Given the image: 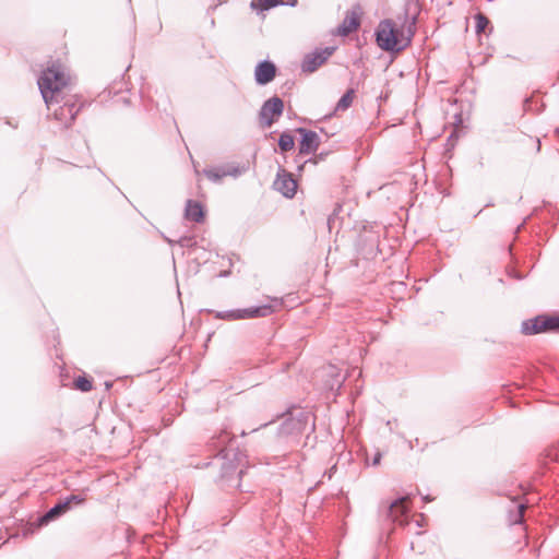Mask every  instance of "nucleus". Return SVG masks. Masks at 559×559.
I'll return each mask as SVG.
<instances>
[{"instance_id":"f257e3e1","label":"nucleus","mask_w":559,"mask_h":559,"mask_svg":"<svg viewBox=\"0 0 559 559\" xmlns=\"http://www.w3.org/2000/svg\"><path fill=\"white\" fill-rule=\"evenodd\" d=\"M420 12L418 0H408L404 7V21L396 27L392 20L381 21L376 31L378 46L385 51H401L412 41Z\"/></svg>"},{"instance_id":"f03ea898","label":"nucleus","mask_w":559,"mask_h":559,"mask_svg":"<svg viewBox=\"0 0 559 559\" xmlns=\"http://www.w3.org/2000/svg\"><path fill=\"white\" fill-rule=\"evenodd\" d=\"M69 82L70 75L60 63H53L43 71L38 79V87L49 110L55 103L64 99L62 93Z\"/></svg>"},{"instance_id":"7ed1b4c3","label":"nucleus","mask_w":559,"mask_h":559,"mask_svg":"<svg viewBox=\"0 0 559 559\" xmlns=\"http://www.w3.org/2000/svg\"><path fill=\"white\" fill-rule=\"evenodd\" d=\"M231 440L230 433L224 429L218 436L213 438L212 444L218 450V462L221 466V480L226 481L227 486L240 487V478L243 475V468H238L235 460L240 461L241 453H234L231 460L230 451L227 450L226 444Z\"/></svg>"},{"instance_id":"20e7f679","label":"nucleus","mask_w":559,"mask_h":559,"mask_svg":"<svg viewBox=\"0 0 559 559\" xmlns=\"http://www.w3.org/2000/svg\"><path fill=\"white\" fill-rule=\"evenodd\" d=\"M411 503L408 496L401 497L393 501H383L379 507L380 518L392 524H411Z\"/></svg>"},{"instance_id":"39448f33","label":"nucleus","mask_w":559,"mask_h":559,"mask_svg":"<svg viewBox=\"0 0 559 559\" xmlns=\"http://www.w3.org/2000/svg\"><path fill=\"white\" fill-rule=\"evenodd\" d=\"M209 312L213 313L216 319L225 320V321H238L253 318H263L270 316L273 310L270 305H263L259 307H250L245 309H234L226 311H214L209 310Z\"/></svg>"},{"instance_id":"423d86ee","label":"nucleus","mask_w":559,"mask_h":559,"mask_svg":"<svg viewBox=\"0 0 559 559\" xmlns=\"http://www.w3.org/2000/svg\"><path fill=\"white\" fill-rule=\"evenodd\" d=\"M521 331L525 335L559 331V317L537 316L534 319L525 320L522 323Z\"/></svg>"},{"instance_id":"0eeeda50","label":"nucleus","mask_w":559,"mask_h":559,"mask_svg":"<svg viewBox=\"0 0 559 559\" xmlns=\"http://www.w3.org/2000/svg\"><path fill=\"white\" fill-rule=\"evenodd\" d=\"M83 104L79 102L75 95H71L64 99L63 105L53 109V117L66 128L70 127L76 115L81 110Z\"/></svg>"},{"instance_id":"6e6552de","label":"nucleus","mask_w":559,"mask_h":559,"mask_svg":"<svg viewBox=\"0 0 559 559\" xmlns=\"http://www.w3.org/2000/svg\"><path fill=\"white\" fill-rule=\"evenodd\" d=\"M312 415L300 408L295 414H290L281 425L280 431L284 435L301 433L306 430Z\"/></svg>"},{"instance_id":"1a4fd4ad","label":"nucleus","mask_w":559,"mask_h":559,"mask_svg":"<svg viewBox=\"0 0 559 559\" xmlns=\"http://www.w3.org/2000/svg\"><path fill=\"white\" fill-rule=\"evenodd\" d=\"M283 100L274 96L267 99L261 107L260 120L263 127L270 128L283 114Z\"/></svg>"},{"instance_id":"9d476101","label":"nucleus","mask_w":559,"mask_h":559,"mask_svg":"<svg viewBox=\"0 0 559 559\" xmlns=\"http://www.w3.org/2000/svg\"><path fill=\"white\" fill-rule=\"evenodd\" d=\"M82 501L83 499L75 495L68 497L66 500L60 501L55 507H52L45 515H43L37 524H46L50 521L57 520L61 514L70 510L71 504L73 502L80 504Z\"/></svg>"},{"instance_id":"9b49d317","label":"nucleus","mask_w":559,"mask_h":559,"mask_svg":"<svg viewBox=\"0 0 559 559\" xmlns=\"http://www.w3.org/2000/svg\"><path fill=\"white\" fill-rule=\"evenodd\" d=\"M274 187L284 197L293 198L296 194L297 182L289 173L283 168H280L274 181Z\"/></svg>"},{"instance_id":"f8f14e48","label":"nucleus","mask_w":559,"mask_h":559,"mask_svg":"<svg viewBox=\"0 0 559 559\" xmlns=\"http://www.w3.org/2000/svg\"><path fill=\"white\" fill-rule=\"evenodd\" d=\"M334 48H325L309 53L305 57L301 63V69L305 72H314L320 66H322L330 56H332Z\"/></svg>"},{"instance_id":"ddd939ff","label":"nucleus","mask_w":559,"mask_h":559,"mask_svg":"<svg viewBox=\"0 0 559 559\" xmlns=\"http://www.w3.org/2000/svg\"><path fill=\"white\" fill-rule=\"evenodd\" d=\"M35 526H4V530L0 531V538L5 535L7 538L2 542L5 544L10 540H24L31 538L35 534Z\"/></svg>"},{"instance_id":"4468645a","label":"nucleus","mask_w":559,"mask_h":559,"mask_svg":"<svg viewBox=\"0 0 559 559\" xmlns=\"http://www.w3.org/2000/svg\"><path fill=\"white\" fill-rule=\"evenodd\" d=\"M297 132L301 134V141L299 143V154L308 155L318 150L320 139L314 131L299 128L297 129Z\"/></svg>"},{"instance_id":"2eb2a0df","label":"nucleus","mask_w":559,"mask_h":559,"mask_svg":"<svg viewBox=\"0 0 559 559\" xmlns=\"http://www.w3.org/2000/svg\"><path fill=\"white\" fill-rule=\"evenodd\" d=\"M360 25V11L359 8L353 9L347 12L343 22L337 28V33L342 36H347L356 31Z\"/></svg>"},{"instance_id":"dca6fc26","label":"nucleus","mask_w":559,"mask_h":559,"mask_svg":"<svg viewBox=\"0 0 559 559\" xmlns=\"http://www.w3.org/2000/svg\"><path fill=\"white\" fill-rule=\"evenodd\" d=\"M276 73L275 66L270 61L260 62L254 71V78L258 84L265 85L270 83Z\"/></svg>"},{"instance_id":"f3484780","label":"nucleus","mask_w":559,"mask_h":559,"mask_svg":"<svg viewBox=\"0 0 559 559\" xmlns=\"http://www.w3.org/2000/svg\"><path fill=\"white\" fill-rule=\"evenodd\" d=\"M185 216L189 221L201 223L204 218L203 206L197 201L188 200L186 204Z\"/></svg>"},{"instance_id":"a211bd4d","label":"nucleus","mask_w":559,"mask_h":559,"mask_svg":"<svg viewBox=\"0 0 559 559\" xmlns=\"http://www.w3.org/2000/svg\"><path fill=\"white\" fill-rule=\"evenodd\" d=\"M514 510H510V524H524L526 521L524 518L525 504L520 501H512Z\"/></svg>"},{"instance_id":"6ab92c4d","label":"nucleus","mask_w":559,"mask_h":559,"mask_svg":"<svg viewBox=\"0 0 559 559\" xmlns=\"http://www.w3.org/2000/svg\"><path fill=\"white\" fill-rule=\"evenodd\" d=\"M354 94V90H348L337 102L335 110L345 111L346 109H348L353 103Z\"/></svg>"},{"instance_id":"aec40b11","label":"nucleus","mask_w":559,"mask_h":559,"mask_svg":"<svg viewBox=\"0 0 559 559\" xmlns=\"http://www.w3.org/2000/svg\"><path fill=\"white\" fill-rule=\"evenodd\" d=\"M278 146H280L281 151H283V152H288V151L293 150L295 146V141H294L293 135L289 134L288 132L282 133L278 139Z\"/></svg>"},{"instance_id":"412c9836","label":"nucleus","mask_w":559,"mask_h":559,"mask_svg":"<svg viewBox=\"0 0 559 559\" xmlns=\"http://www.w3.org/2000/svg\"><path fill=\"white\" fill-rule=\"evenodd\" d=\"M281 3H283V0H252L251 8L263 11L276 7Z\"/></svg>"},{"instance_id":"4be33fe9","label":"nucleus","mask_w":559,"mask_h":559,"mask_svg":"<svg viewBox=\"0 0 559 559\" xmlns=\"http://www.w3.org/2000/svg\"><path fill=\"white\" fill-rule=\"evenodd\" d=\"M203 173L213 182H218L223 177L231 175V173L218 168L204 169Z\"/></svg>"},{"instance_id":"5701e85b","label":"nucleus","mask_w":559,"mask_h":559,"mask_svg":"<svg viewBox=\"0 0 559 559\" xmlns=\"http://www.w3.org/2000/svg\"><path fill=\"white\" fill-rule=\"evenodd\" d=\"M74 386L82 392H90L93 389L92 381L85 377L76 378Z\"/></svg>"},{"instance_id":"b1692460","label":"nucleus","mask_w":559,"mask_h":559,"mask_svg":"<svg viewBox=\"0 0 559 559\" xmlns=\"http://www.w3.org/2000/svg\"><path fill=\"white\" fill-rule=\"evenodd\" d=\"M489 25V20L481 13L475 15V27L477 33H481Z\"/></svg>"},{"instance_id":"393cba45","label":"nucleus","mask_w":559,"mask_h":559,"mask_svg":"<svg viewBox=\"0 0 559 559\" xmlns=\"http://www.w3.org/2000/svg\"><path fill=\"white\" fill-rule=\"evenodd\" d=\"M380 461H381V453H377L372 460V465H379L380 464Z\"/></svg>"},{"instance_id":"a878e982","label":"nucleus","mask_w":559,"mask_h":559,"mask_svg":"<svg viewBox=\"0 0 559 559\" xmlns=\"http://www.w3.org/2000/svg\"><path fill=\"white\" fill-rule=\"evenodd\" d=\"M124 534L127 536V539L129 543H131V538H132V531L130 528V526L128 528L124 530Z\"/></svg>"},{"instance_id":"bb28decb","label":"nucleus","mask_w":559,"mask_h":559,"mask_svg":"<svg viewBox=\"0 0 559 559\" xmlns=\"http://www.w3.org/2000/svg\"><path fill=\"white\" fill-rule=\"evenodd\" d=\"M270 423H264L263 425H261V427H265L267 426Z\"/></svg>"}]
</instances>
